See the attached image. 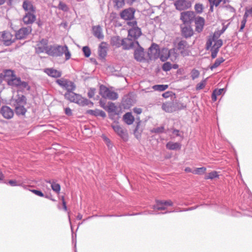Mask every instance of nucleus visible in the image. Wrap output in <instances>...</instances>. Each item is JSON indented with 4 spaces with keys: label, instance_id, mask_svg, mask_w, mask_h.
<instances>
[{
    "label": "nucleus",
    "instance_id": "nucleus-24",
    "mask_svg": "<svg viewBox=\"0 0 252 252\" xmlns=\"http://www.w3.org/2000/svg\"><path fill=\"white\" fill-rule=\"evenodd\" d=\"M23 9L28 12H35L36 8L33 5L32 2L29 0H25L22 4Z\"/></svg>",
    "mask_w": 252,
    "mask_h": 252
},
{
    "label": "nucleus",
    "instance_id": "nucleus-50",
    "mask_svg": "<svg viewBox=\"0 0 252 252\" xmlns=\"http://www.w3.org/2000/svg\"><path fill=\"white\" fill-rule=\"evenodd\" d=\"M4 183L8 184L11 187L23 186L22 183L17 182L16 180H9L8 182H4Z\"/></svg>",
    "mask_w": 252,
    "mask_h": 252
},
{
    "label": "nucleus",
    "instance_id": "nucleus-11",
    "mask_svg": "<svg viewBox=\"0 0 252 252\" xmlns=\"http://www.w3.org/2000/svg\"><path fill=\"white\" fill-rule=\"evenodd\" d=\"M127 37L131 38L134 41V43L139 42L138 39L142 34V30L140 28L136 27L135 28H130L128 30Z\"/></svg>",
    "mask_w": 252,
    "mask_h": 252
},
{
    "label": "nucleus",
    "instance_id": "nucleus-16",
    "mask_svg": "<svg viewBox=\"0 0 252 252\" xmlns=\"http://www.w3.org/2000/svg\"><path fill=\"white\" fill-rule=\"evenodd\" d=\"M0 113L3 118L6 119H11L14 115L13 110L10 107L6 105H3L1 107Z\"/></svg>",
    "mask_w": 252,
    "mask_h": 252
},
{
    "label": "nucleus",
    "instance_id": "nucleus-17",
    "mask_svg": "<svg viewBox=\"0 0 252 252\" xmlns=\"http://www.w3.org/2000/svg\"><path fill=\"white\" fill-rule=\"evenodd\" d=\"M193 22L195 23V31L197 33L201 32L205 25V19L204 18L199 16H196Z\"/></svg>",
    "mask_w": 252,
    "mask_h": 252
},
{
    "label": "nucleus",
    "instance_id": "nucleus-6",
    "mask_svg": "<svg viewBox=\"0 0 252 252\" xmlns=\"http://www.w3.org/2000/svg\"><path fill=\"white\" fill-rule=\"evenodd\" d=\"M74 88L73 87L70 90L68 91V93H65L64 94V97L69 102L78 104V103H79V99L81 98V94H76L74 93Z\"/></svg>",
    "mask_w": 252,
    "mask_h": 252
},
{
    "label": "nucleus",
    "instance_id": "nucleus-61",
    "mask_svg": "<svg viewBox=\"0 0 252 252\" xmlns=\"http://www.w3.org/2000/svg\"><path fill=\"white\" fill-rule=\"evenodd\" d=\"M29 190L39 197H43L44 196V194L40 189H29Z\"/></svg>",
    "mask_w": 252,
    "mask_h": 252
},
{
    "label": "nucleus",
    "instance_id": "nucleus-53",
    "mask_svg": "<svg viewBox=\"0 0 252 252\" xmlns=\"http://www.w3.org/2000/svg\"><path fill=\"white\" fill-rule=\"evenodd\" d=\"M51 188L52 190L55 191L56 193H59L61 190V186L58 183H55L54 182H53L51 184Z\"/></svg>",
    "mask_w": 252,
    "mask_h": 252
},
{
    "label": "nucleus",
    "instance_id": "nucleus-15",
    "mask_svg": "<svg viewBox=\"0 0 252 252\" xmlns=\"http://www.w3.org/2000/svg\"><path fill=\"white\" fill-rule=\"evenodd\" d=\"M134 103L133 97L129 94L124 96L121 102V105L125 109H129Z\"/></svg>",
    "mask_w": 252,
    "mask_h": 252
},
{
    "label": "nucleus",
    "instance_id": "nucleus-45",
    "mask_svg": "<svg viewBox=\"0 0 252 252\" xmlns=\"http://www.w3.org/2000/svg\"><path fill=\"white\" fill-rule=\"evenodd\" d=\"M225 60L222 58H219L217 59L214 63L210 66V68L212 70L214 68L218 67L221 63H222Z\"/></svg>",
    "mask_w": 252,
    "mask_h": 252
},
{
    "label": "nucleus",
    "instance_id": "nucleus-29",
    "mask_svg": "<svg viewBox=\"0 0 252 252\" xmlns=\"http://www.w3.org/2000/svg\"><path fill=\"white\" fill-rule=\"evenodd\" d=\"M93 34L99 39H103L104 35L102 33V29L99 25L93 28Z\"/></svg>",
    "mask_w": 252,
    "mask_h": 252
},
{
    "label": "nucleus",
    "instance_id": "nucleus-48",
    "mask_svg": "<svg viewBox=\"0 0 252 252\" xmlns=\"http://www.w3.org/2000/svg\"><path fill=\"white\" fill-rule=\"evenodd\" d=\"M20 89H22V90L26 89L27 91H30L31 87L29 85V84L27 82L22 81V82L20 83V87H19V89L17 90L18 93L19 92H23L22 90H20Z\"/></svg>",
    "mask_w": 252,
    "mask_h": 252
},
{
    "label": "nucleus",
    "instance_id": "nucleus-52",
    "mask_svg": "<svg viewBox=\"0 0 252 252\" xmlns=\"http://www.w3.org/2000/svg\"><path fill=\"white\" fill-rule=\"evenodd\" d=\"M82 52L83 55L86 58H89L91 54V50L90 47L88 46H85L82 48Z\"/></svg>",
    "mask_w": 252,
    "mask_h": 252
},
{
    "label": "nucleus",
    "instance_id": "nucleus-51",
    "mask_svg": "<svg viewBox=\"0 0 252 252\" xmlns=\"http://www.w3.org/2000/svg\"><path fill=\"white\" fill-rule=\"evenodd\" d=\"M206 168L205 167H201L196 168L192 172V173L196 175H202L205 173Z\"/></svg>",
    "mask_w": 252,
    "mask_h": 252
},
{
    "label": "nucleus",
    "instance_id": "nucleus-64",
    "mask_svg": "<svg viewBox=\"0 0 252 252\" xmlns=\"http://www.w3.org/2000/svg\"><path fill=\"white\" fill-rule=\"evenodd\" d=\"M115 5L118 8L122 7L125 4V0H113Z\"/></svg>",
    "mask_w": 252,
    "mask_h": 252
},
{
    "label": "nucleus",
    "instance_id": "nucleus-54",
    "mask_svg": "<svg viewBox=\"0 0 252 252\" xmlns=\"http://www.w3.org/2000/svg\"><path fill=\"white\" fill-rule=\"evenodd\" d=\"M107 98L112 100H116L118 98V94L114 91H110Z\"/></svg>",
    "mask_w": 252,
    "mask_h": 252
},
{
    "label": "nucleus",
    "instance_id": "nucleus-35",
    "mask_svg": "<svg viewBox=\"0 0 252 252\" xmlns=\"http://www.w3.org/2000/svg\"><path fill=\"white\" fill-rule=\"evenodd\" d=\"M14 111L15 114L18 116H25L27 110L25 107V105L22 106H16L14 107Z\"/></svg>",
    "mask_w": 252,
    "mask_h": 252
},
{
    "label": "nucleus",
    "instance_id": "nucleus-8",
    "mask_svg": "<svg viewBox=\"0 0 252 252\" xmlns=\"http://www.w3.org/2000/svg\"><path fill=\"white\" fill-rule=\"evenodd\" d=\"M229 23L225 25L224 23L222 24V28L221 30L218 31H215L213 33L212 37H209L207 40V48H209L211 47V45L213 44V40H215V38H219L220 36L226 31L227 29Z\"/></svg>",
    "mask_w": 252,
    "mask_h": 252
},
{
    "label": "nucleus",
    "instance_id": "nucleus-20",
    "mask_svg": "<svg viewBox=\"0 0 252 252\" xmlns=\"http://www.w3.org/2000/svg\"><path fill=\"white\" fill-rule=\"evenodd\" d=\"M12 35L8 32L4 31L2 32L1 37L3 41V44L5 46H10L15 41L14 39H12Z\"/></svg>",
    "mask_w": 252,
    "mask_h": 252
},
{
    "label": "nucleus",
    "instance_id": "nucleus-38",
    "mask_svg": "<svg viewBox=\"0 0 252 252\" xmlns=\"http://www.w3.org/2000/svg\"><path fill=\"white\" fill-rule=\"evenodd\" d=\"M123 40H125V42L126 44L128 47L129 46H131L129 48H127V49L123 48V50H129L132 49L134 48V47L135 46V45H136V43H134V41H133L132 40H131V38H129V37H128L127 36V37L123 38Z\"/></svg>",
    "mask_w": 252,
    "mask_h": 252
},
{
    "label": "nucleus",
    "instance_id": "nucleus-59",
    "mask_svg": "<svg viewBox=\"0 0 252 252\" xmlns=\"http://www.w3.org/2000/svg\"><path fill=\"white\" fill-rule=\"evenodd\" d=\"M126 24L130 27V28H136V27H138L137 26V21L134 18L133 20L131 21H127Z\"/></svg>",
    "mask_w": 252,
    "mask_h": 252
},
{
    "label": "nucleus",
    "instance_id": "nucleus-44",
    "mask_svg": "<svg viewBox=\"0 0 252 252\" xmlns=\"http://www.w3.org/2000/svg\"><path fill=\"white\" fill-rule=\"evenodd\" d=\"M164 129V126L162 125L159 127H154L150 129V131L151 133L160 134L165 133Z\"/></svg>",
    "mask_w": 252,
    "mask_h": 252
},
{
    "label": "nucleus",
    "instance_id": "nucleus-57",
    "mask_svg": "<svg viewBox=\"0 0 252 252\" xmlns=\"http://www.w3.org/2000/svg\"><path fill=\"white\" fill-rule=\"evenodd\" d=\"M194 9L195 12L198 14H200L203 12V5L202 4L200 3H196L194 5Z\"/></svg>",
    "mask_w": 252,
    "mask_h": 252
},
{
    "label": "nucleus",
    "instance_id": "nucleus-36",
    "mask_svg": "<svg viewBox=\"0 0 252 252\" xmlns=\"http://www.w3.org/2000/svg\"><path fill=\"white\" fill-rule=\"evenodd\" d=\"M155 203L152 206V209L157 210H164L166 209V207L163 205L161 200L156 199Z\"/></svg>",
    "mask_w": 252,
    "mask_h": 252
},
{
    "label": "nucleus",
    "instance_id": "nucleus-22",
    "mask_svg": "<svg viewBox=\"0 0 252 252\" xmlns=\"http://www.w3.org/2000/svg\"><path fill=\"white\" fill-rule=\"evenodd\" d=\"M85 114L90 115L94 117L100 116L103 118L106 117L105 112L103 110H99L98 109H95L94 110H87L85 112Z\"/></svg>",
    "mask_w": 252,
    "mask_h": 252
},
{
    "label": "nucleus",
    "instance_id": "nucleus-33",
    "mask_svg": "<svg viewBox=\"0 0 252 252\" xmlns=\"http://www.w3.org/2000/svg\"><path fill=\"white\" fill-rule=\"evenodd\" d=\"M110 91L108 87L104 85H100L99 86V94L102 98H107Z\"/></svg>",
    "mask_w": 252,
    "mask_h": 252
},
{
    "label": "nucleus",
    "instance_id": "nucleus-25",
    "mask_svg": "<svg viewBox=\"0 0 252 252\" xmlns=\"http://www.w3.org/2000/svg\"><path fill=\"white\" fill-rule=\"evenodd\" d=\"M160 60L162 62H166L170 57L169 49L167 48L163 47L160 50Z\"/></svg>",
    "mask_w": 252,
    "mask_h": 252
},
{
    "label": "nucleus",
    "instance_id": "nucleus-40",
    "mask_svg": "<svg viewBox=\"0 0 252 252\" xmlns=\"http://www.w3.org/2000/svg\"><path fill=\"white\" fill-rule=\"evenodd\" d=\"M174 104V108L175 109L174 111L183 110L186 108L187 105L184 103L177 101V100L175 101H173Z\"/></svg>",
    "mask_w": 252,
    "mask_h": 252
},
{
    "label": "nucleus",
    "instance_id": "nucleus-46",
    "mask_svg": "<svg viewBox=\"0 0 252 252\" xmlns=\"http://www.w3.org/2000/svg\"><path fill=\"white\" fill-rule=\"evenodd\" d=\"M170 57V59L171 61H175L179 56V54L177 52V50L175 48L169 49Z\"/></svg>",
    "mask_w": 252,
    "mask_h": 252
},
{
    "label": "nucleus",
    "instance_id": "nucleus-43",
    "mask_svg": "<svg viewBox=\"0 0 252 252\" xmlns=\"http://www.w3.org/2000/svg\"><path fill=\"white\" fill-rule=\"evenodd\" d=\"M220 175L218 174V172L216 171H213L209 173H208L207 175L205 176V179L208 180H213L217 178H219Z\"/></svg>",
    "mask_w": 252,
    "mask_h": 252
},
{
    "label": "nucleus",
    "instance_id": "nucleus-32",
    "mask_svg": "<svg viewBox=\"0 0 252 252\" xmlns=\"http://www.w3.org/2000/svg\"><path fill=\"white\" fill-rule=\"evenodd\" d=\"M78 105L80 106H89L90 107L94 106V103L86 98L83 97L81 95V98L79 99Z\"/></svg>",
    "mask_w": 252,
    "mask_h": 252
},
{
    "label": "nucleus",
    "instance_id": "nucleus-27",
    "mask_svg": "<svg viewBox=\"0 0 252 252\" xmlns=\"http://www.w3.org/2000/svg\"><path fill=\"white\" fill-rule=\"evenodd\" d=\"M226 91V88L218 89L216 88L214 90L212 94L211 98L213 102H215L217 100V96L224 94Z\"/></svg>",
    "mask_w": 252,
    "mask_h": 252
},
{
    "label": "nucleus",
    "instance_id": "nucleus-34",
    "mask_svg": "<svg viewBox=\"0 0 252 252\" xmlns=\"http://www.w3.org/2000/svg\"><path fill=\"white\" fill-rule=\"evenodd\" d=\"M162 108L165 112L168 113H171L174 111L175 109L174 108L173 101L163 103L162 105Z\"/></svg>",
    "mask_w": 252,
    "mask_h": 252
},
{
    "label": "nucleus",
    "instance_id": "nucleus-18",
    "mask_svg": "<svg viewBox=\"0 0 252 252\" xmlns=\"http://www.w3.org/2000/svg\"><path fill=\"white\" fill-rule=\"evenodd\" d=\"M153 50L155 51V52L153 53L154 58L155 59H158V58L160 59V48L158 44L155 43H152L150 47L149 48V52L148 54L150 58H151L150 55L151 54L153 53Z\"/></svg>",
    "mask_w": 252,
    "mask_h": 252
},
{
    "label": "nucleus",
    "instance_id": "nucleus-19",
    "mask_svg": "<svg viewBox=\"0 0 252 252\" xmlns=\"http://www.w3.org/2000/svg\"><path fill=\"white\" fill-rule=\"evenodd\" d=\"M35 12H28L23 17V21L25 24L29 25L33 23L36 20Z\"/></svg>",
    "mask_w": 252,
    "mask_h": 252
},
{
    "label": "nucleus",
    "instance_id": "nucleus-42",
    "mask_svg": "<svg viewBox=\"0 0 252 252\" xmlns=\"http://www.w3.org/2000/svg\"><path fill=\"white\" fill-rule=\"evenodd\" d=\"M139 122H137L135 128L133 130V134H134L135 137L138 140L141 139V133L143 130L142 129H141L139 131Z\"/></svg>",
    "mask_w": 252,
    "mask_h": 252
},
{
    "label": "nucleus",
    "instance_id": "nucleus-31",
    "mask_svg": "<svg viewBox=\"0 0 252 252\" xmlns=\"http://www.w3.org/2000/svg\"><path fill=\"white\" fill-rule=\"evenodd\" d=\"M13 78H11L10 79H8L7 83L9 85L14 86L17 87H20V83L22 82V80L20 77H17L15 75L13 76Z\"/></svg>",
    "mask_w": 252,
    "mask_h": 252
},
{
    "label": "nucleus",
    "instance_id": "nucleus-63",
    "mask_svg": "<svg viewBox=\"0 0 252 252\" xmlns=\"http://www.w3.org/2000/svg\"><path fill=\"white\" fill-rule=\"evenodd\" d=\"M96 89L94 88H90L88 92V96L89 98H91L93 97L95 94Z\"/></svg>",
    "mask_w": 252,
    "mask_h": 252
},
{
    "label": "nucleus",
    "instance_id": "nucleus-39",
    "mask_svg": "<svg viewBox=\"0 0 252 252\" xmlns=\"http://www.w3.org/2000/svg\"><path fill=\"white\" fill-rule=\"evenodd\" d=\"M103 43V42L101 43L98 46V55L101 59H105L107 55V47L102 46Z\"/></svg>",
    "mask_w": 252,
    "mask_h": 252
},
{
    "label": "nucleus",
    "instance_id": "nucleus-60",
    "mask_svg": "<svg viewBox=\"0 0 252 252\" xmlns=\"http://www.w3.org/2000/svg\"><path fill=\"white\" fill-rule=\"evenodd\" d=\"M58 7L59 9L65 12L67 11L68 10L67 5L62 1H60Z\"/></svg>",
    "mask_w": 252,
    "mask_h": 252
},
{
    "label": "nucleus",
    "instance_id": "nucleus-10",
    "mask_svg": "<svg viewBox=\"0 0 252 252\" xmlns=\"http://www.w3.org/2000/svg\"><path fill=\"white\" fill-rule=\"evenodd\" d=\"M174 5L176 10L184 11L191 7V2L188 0H177L174 2Z\"/></svg>",
    "mask_w": 252,
    "mask_h": 252
},
{
    "label": "nucleus",
    "instance_id": "nucleus-21",
    "mask_svg": "<svg viewBox=\"0 0 252 252\" xmlns=\"http://www.w3.org/2000/svg\"><path fill=\"white\" fill-rule=\"evenodd\" d=\"M27 98L24 95L18 94L14 99V107L25 105L27 104Z\"/></svg>",
    "mask_w": 252,
    "mask_h": 252
},
{
    "label": "nucleus",
    "instance_id": "nucleus-49",
    "mask_svg": "<svg viewBox=\"0 0 252 252\" xmlns=\"http://www.w3.org/2000/svg\"><path fill=\"white\" fill-rule=\"evenodd\" d=\"M188 45V42L185 40H181L178 43L177 49L179 50H182L185 49Z\"/></svg>",
    "mask_w": 252,
    "mask_h": 252
},
{
    "label": "nucleus",
    "instance_id": "nucleus-26",
    "mask_svg": "<svg viewBox=\"0 0 252 252\" xmlns=\"http://www.w3.org/2000/svg\"><path fill=\"white\" fill-rule=\"evenodd\" d=\"M165 146L168 150L178 151L181 149L182 145L179 142L169 141L166 144Z\"/></svg>",
    "mask_w": 252,
    "mask_h": 252
},
{
    "label": "nucleus",
    "instance_id": "nucleus-37",
    "mask_svg": "<svg viewBox=\"0 0 252 252\" xmlns=\"http://www.w3.org/2000/svg\"><path fill=\"white\" fill-rule=\"evenodd\" d=\"M217 211L218 212L224 214L228 215H232L231 213L230 212V210L228 208V207L225 205L223 204H220L217 207Z\"/></svg>",
    "mask_w": 252,
    "mask_h": 252
},
{
    "label": "nucleus",
    "instance_id": "nucleus-9",
    "mask_svg": "<svg viewBox=\"0 0 252 252\" xmlns=\"http://www.w3.org/2000/svg\"><path fill=\"white\" fill-rule=\"evenodd\" d=\"M112 127L124 142H126L128 140V134L126 129L123 128L118 125H112Z\"/></svg>",
    "mask_w": 252,
    "mask_h": 252
},
{
    "label": "nucleus",
    "instance_id": "nucleus-13",
    "mask_svg": "<svg viewBox=\"0 0 252 252\" xmlns=\"http://www.w3.org/2000/svg\"><path fill=\"white\" fill-rule=\"evenodd\" d=\"M32 31L31 27L21 28L15 33V38L19 40L24 39L32 32Z\"/></svg>",
    "mask_w": 252,
    "mask_h": 252
},
{
    "label": "nucleus",
    "instance_id": "nucleus-5",
    "mask_svg": "<svg viewBox=\"0 0 252 252\" xmlns=\"http://www.w3.org/2000/svg\"><path fill=\"white\" fill-rule=\"evenodd\" d=\"M135 9L133 7H128L123 10L120 13V17L125 21H131L135 18Z\"/></svg>",
    "mask_w": 252,
    "mask_h": 252
},
{
    "label": "nucleus",
    "instance_id": "nucleus-23",
    "mask_svg": "<svg viewBox=\"0 0 252 252\" xmlns=\"http://www.w3.org/2000/svg\"><path fill=\"white\" fill-rule=\"evenodd\" d=\"M44 72L48 76L55 78H59L62 76L61 71L53 68H46L44 69Z\"/></svg>",
    "mask_w": 252,
    "mask_h": 252
},
{
    "label": "nucleus",
    "instance_id": "nucleus-4",
    "mask_svg": "<svg viewBox=\"0 0 252 252\" xmlns=\"http://www.w3.org/2000/svg\"><path fill=\"white\" fill-rule=\"evenodd\" d=\"M215 40L213 42H215L214 45L209 48H207V43H206L205 49L207 50H210L211 52V58L212 59H215L217 57V54L219 51L220 48L223 45V41L221 39H218V38H215Z\"/></svg>",
    "mask_w": 252,
    "mask_h": 252
},
{
    "label": "nucleus",
    "instance_id": "nucleus-55",
    "mask_svg": "<svg viewBox=\"0 0 252 252\" xmlns=\"http://www.w3.org/2000/svg\"><path fill=\"white\" fill-rule=\"evenodd\" d=\"M207 78L202 80L200 83L196 85L195 89L196 90L203 89L206 86Z\"/></svg>",
    "mask_w": 252,
    "mask_h": 252
},
{
    "label": "nucleus",
    "instance_id": "nucleus-1",
    "mask_svg": "<svg viewBox=\"0 0 252 252\" xmlns=\"http://www.w3.org/2000/svg\"><path fill=\"white\" fill-rule=\"evenodd\" d=\"M196 17V14L193 11H184L180 13V20L182 24L191 25Z\"/></svg>",
    "mask_w": 252,
    "mask_h": 252
},
{
    "label": "nucleus",
    "instance_id": "nucleus-62",
    "mask_svg": "<svg viewBox=\"0 0 252 252\" xmlns=\"http://www.w3.org/2000/svg\"><path fill=\"white\" fill-rule=\"evenodd\" d=\"M199 75V72L198 70L194 68L191 71V77L192 80L198 78Z\"/></svg>",
    "mask_w": 252,
    "mask_h": 252
},
{
    "label": "nucleus",
    "instance_id": "nucleus-47",
    "mask_svg": "<svg viewBox=\"0 0 252 252\" xmlns=\"http://www.w3.org/2000/svg\"><path fill=\"white\" fill-rule=\"evenodd\" d=\"M168 87L167 85L164 84H159V85H155L153 86V89L155 91H158L159 92H163L166 90Z\"/></svg>",
    "mask_w": 252,
    "mask_h": 252
},
{
    "label": "nucleus",
    "instance_id": "nucleus-28",
    "mask_svg": "<svg viewBox=\"0 0 252 252\" xmlns=\"http://www.w3.org/2000/svg\"><path fill=\"white\" fill-rule=\"evenodd\" d=\"M123 121L127 125H132L134 121V117L132 115L131 112L126 113L123 117Z\"/></svg>",
    "mask_w": 252,
    "mask_h": 252
},
{
    "label": "nucleus",
    "instance_id": "nucleus-56",
    "mask_svg": "<svg viewBox=\"0 0 252 252\" xmlns=\"http://www.w3.org/2000/svg\"><path fill=\"white\" fill-rule=\"evenodd\" d=\"M172 69L171 63L169 62H165L162 65V69L165 72L170 71Z\"/></svg>",
    "mask_w": 252,
    "mask_h": 252
},
{
    "label": "nucleus",
    "instance_id": "nucleus-41",
    "mask_svg": "<svg viewBox=\"0 0 252 252\" xmlns=\"http://www.w3.org/2000/svg\"><path fill=\"white\" fill-rule=\"evenodd\" d=\"M147 214L146 213H143V212H139V213H133V214H126L125 215H110V214H107V215H104L99 216L100 217H122V216H136V215H142V214Z\"/></svg>",
    "mask_w": 252,
    "mask_h": 252
},
{
    "label": "nucleus",
    "instance_id": "nucleus-30",
    "mask_svg": "<svg viewBox=\"0 0 252 252\" xmlns=\"http://www.w3.org/2000/svg\"><path fill=\"white\" fill-rule=\"evenodd\" d=\"M117 109V106L114 103L109 101L105 110L107 111L108 113H114V115H118L119 113L116 111Z\"/></svg>",
    "mask_w": 252,
    "mask_h": 252
},
{
    "label": "nucleus",
    "instance_id": "nucleus-58",
    "mask_svg": "<svg viewBox=\"0 0 252 252\" xmlns=\"http://www.w3.org/2000/svg\"><path fill=\"white\" fill-rule=\"evenodd\" d=\"M63 50L64 51H63V54L64 53L65 55V60L67 61L71 57V53H70V51H69L67 45H64Z\"/></svg>",
    "mask_w": 252,
    "mask_h": 252
},
{
    "label": "nucleus",
    "instance_id": "nucleus-2",
    "mask_svg": "<svg viewBox=\"0 0 252 252\" xmlns=\"http://www.w3.org/2000/svg\"><path fill=\"white\" fill-rule=\"evenodd\" d=\"M134 49L133 57L135 60L138 62H144L146 61L144 49L141 46L139 42H136Z\"/></svg>",
    "mask_w": 252,
    "mask_h": 252
},
{
    "label": "nucleus",
    "instance_id": "nucleus-3",
    "mask_svg": "<svg viewBox=\"0 0 252 252\" xmlns=\"http://www.w3.org/2000/svg\"><path fill=\"white\" fill-rule=\"evenodd\" d=\"M64 46L57 45L56 46H50L45 47L46 53L49 56L53 57H60L63 55Z\"/></svg>",
    "mask_w": 252,
    "mask_h": 252
},
{
    "label": "nucleus",
    "instance_id": "nucleus-12",
    "mask_svg": "<svg viewBox=\"0 0 252 252\" xmlns=\"http://www.w3.org/2000/svg\"><path fill=\"white\" fill-rule=\"evenodd\" d=\"M180 28L181 35L186 39L190 38L194 34V31L190 25L181 24Z\"/></svg>",
    "mask_w": 252,
    "mask_h": 252
},
{
    "label": "nucleus",
    "instance_id": "nucleus-7",
    "mask_svg": "<svg viewBox=\"0 0 252 252\" xmlns=\"http://www.w3.org/2000/svg\"><path fill=\"white\" fill-rule=\"evenodd\" d=\"M56 82L62 88L66 90V93H68V91L70 90V89H72V88L73 87L74 88V91L76 90V86L75 83L68 79H57Z\"/></svg>",
    "mask_w": 252,
    "mask_h": 252
},
{
    "label": "nucleus",
    "instance_id": "nucleus-14",
    "mask_svg": "<svg viewBox=\"0 0 252 252\" xmlns=\"http://www.w3.org/2000/svg\"><path fill=\"white\" fill-rule=\"evenodd\" d=\"M124 40H123V38L121 39V37L119 36H114L111 38V44L115 46L117 48H119L120 47H122V48H128L130 46L128 47L126 44Z\"/></svg>",
    "mask_w": 252,
    "mask_h": 252
}]
</instances>
